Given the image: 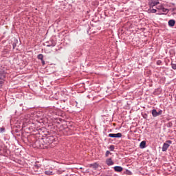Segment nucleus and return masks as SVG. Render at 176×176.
<instances>
[{
	"label": "nucleus",
	"mask_w": 176,
	"mask_h": 176,
	"mask_svg": "<svg viewBox=\"0 0 176 176\" xmlns=\"http://www.w3.org/2000/svg\"><path fill=\"white\" fill-rule=\"evenodd\" d=\"M12 46H13V49H14V47H16V43H13Z\"/></svg>",
	"instance_id": "a878e982"
},
{
	"label": "nucleus",
	"mask_w": 176,
	"mask_h": 176,
	"mask_svg": "<svg viewBox=\"0 0 176 176\" xmlns=\"http://www.w3.org/2000/svg\"><path fill=\"white\" fill-rule=\"evenodd\" d=\"M152 116H153V118H156L157 116H159V113L157 112V111H156V109L152 110Z\"/></svg>",
	"instance_id": "9b49d317"
},
{
	"label": "nucleus",
	"mask_w": 176,
	"mask_h": 176,
	"mask_svg": "<svg viewBox=\"0 0 176 176\" xmlns=\"http://www.w3.org/2000/svg\"><path fill=\"white\" fill-rule=\"evenodd\" d=\"M37 58L38 59V60H43V54H39L38 55V56H37Z\"/></svg>",
	"instance_id": "dca6fc26"
},
{
	"label": "nucleus",
	"mask_w": 176,
	"mask_h": 176,
	"mask_svg": "<svg viewBox=\"0 0 176 176\" xmlns=\"http://www.w3.org/2000/svg\"><path fill=\"white\" fill-rule=\"evenodd\" d=\"M149 8H153L156 5H159V0H151L148 2Z\"/></svg>",
	"instance_id": "20e7f679"
},
{
	"label": "nucleus",
	"mask_w": 176,
	"mask_h": 176,
	"mask_svg": "<svg viewBox=\"0 0 176 176\" xmlns=\"http://www.w3.org/2000/svg\"><path fill=\"white\" fill-rule=\"evenodd\" d=\"M108 136L111 138H122V133H110Z\"/></svg>",
	"instance_id": "7ed1b4c3"
},
{
	"label": "nucleus",
	"mask_w": 176,
	"mask_h": 176,
	"mask_svg": "<svg viewBox=\"0 0 176 176\" xmlns=\"http://www.w3.org/2000/svg\"><path fill=\"white\" fill-rule=\"evenodd\" d=\"M161 64H162V60H158L157 61V65H161Z\"/></svg>",
	"instance_id": "4be33fe9"
},
{
	"label": "nucleus",
	"mask_w": 176,
	"mask_h": 176,
	"mask_svg": "<svg viewBox=\"0 0 176 176\" xmlns=\"http://www.w3.org/2000/svg\"><path fill=\"white\" fill-rule=\"evenodd\" d=\"M6 129L3 127L0 128V133H5Z\"/></svg>",
	"instance_id": "aec40b11"
},
{
	"label": "nucleus",
	"mask_w": 176,
	"mask_h": 176,
	"mask_svg": "<svg viewBox=\"0 0 176 176\" xmlns=\"http://www.w3.org/2000/svg\"><path fill=\"white\" fill-rule=\"evenodd\" d=\"M169 27H174L175 25V21L174 19H170L168 21Z\"/></svg>",
	"instance_id": "9d476101"
},
{
	"label": "nucleus",
	"mask_w": 176,
	"mask_h": 176,
	"mask_svg": "<svg viewBox=\"0 0 176 176\" xmlns=\"http://www.w3.org/2000/svg\"><path fill=\"white\" fill-rule=\"evenodd\" d=\"M109 149H110V151H113L115 150V146L111 145V146L109 147Z\"/></svg>",
	"instance_id": "a211bd4d"
},
{
	"label": "nucleus",
	"mask_w": 176,
	"mask_h": 176,
	"mask_svg": "<svg viewBox=\"0 0 176 176\" xmlns=\"http://www.w3.org/2000/svg\"><path fill=\"white\" fill-rule=\"evenodd\" d=\"M163 113V111L162 110H160L158 111V116H160V115H162Z\"/></svg>",
	"instance_id": "5701e85b"
},
{
	"label": "nucleus",
	"mask_w": 176,
	"mask_h": 176,
	"mask_svg": "<svg viewBox=\"0 0 176 176\" xmlns=\"http://www.w3.org/2000/svg\"><path fill=\"white\" fill-rule=\"evenodd\" d=\"M41 63H42V65H45V61L43 60V59L41 60Z\"/></svg>",
	"instance_id": "393cba45"
},
{
	"label": "nucleus",
	"mask_w": 176,
	"mask_h": 176,
	"mask_svg": "<svg viewBox=\"0 0 176 176\" xmlns=\"http://www.w3.org/2000/svg\"><path fill=\"white\" fill-rule=\"evenodd\" d=\"M6 76V72L3 69H0V79L3 80Z\"/></svg>",
	"instance_id": "39448f33"
},
{
	"label": "nucleus",
	"mask_w": 176,
	"mask_h": 176,
	"mask_svg": "<svg viewBox=\"0 0 176 176\" xmlns=\"http://www.w3.org/2000/svg\"><path fill=\"white\" fill-rule=\"evenodd\" d=\"M171 67H172L173 69H176V64L172 63Z\"/></svg>",
	"instance_id": "412c9836"
},
{
	"label": "nucleus",
	"mask_w": 176,
	"mask_h": 176,
	"mask_svg": "<svg viewBox=\"0 0 176 176\" xmlns=\"http://www.w3.org/2000/svg\"><path fill=\"white\" fill-rule=\"evenodd\" d=\"M146 145V142L142 141V142H141V143L140 144V147L141 148V149H144V148H145Z\"/></svg>",
	"instance_id": "ddd939ff"
},
{
	"label": "nucleus",
	"mask_w": 176,
	"mask_h": 176,
	"mask_svg": "<svg viewBox=\"0 0 176 176\" xmlns=\"http://www.w3.org/2000/svg\"><path fill=\"white\" fill-rule=\"evenodd\" d=\"M3 85V81L2 80H0V87H2Z\"/></svg>",
	"instance_id": "b1692460"
},
{
	"label": "nucleus",
	"mask_w": 176,
	"mask_h": 176,
	"mask_svg": "<svg viewBox=\"0 0 176 176\" xmlns=\"http://www.w3.org/2000/svg\"><path fill=\"white\" fill-rule=\"evenodd\" d=\"M56 139L54 138V136H48L44 140L43 139L40 140H36V144H39V142L43 141L45 143V147H47L50 145V144H53L54 142V140Z\"/></svg>",
	"instance_id": "f257e3e1"
},
{
	"label": "nucleus",
	"mask_w": 176,
	"mask_h": 176,
	"mask_svg": "<svg viewBox=\"0 0 176 176\" xmlns=\"http://www.w3.org/2000/svg\"><path fill=\"white\" fill-rule=\"evenodd\" d=\"M161 12L157 13V14H164V13H168V10L162 7V10H160Z\"/></svg>",
	"instance_id": "6e6552de"
},
{
	"label": "nucleus",
	"mask_w": 176,
	"mask_h": 176,
	"mask_svg": "<svg viewBox=\"0 0 176 176\" xmlns=\"http://www.w3.org/2000/svg\"><path fill=\"white\" fill-rule=\"evenodd\" d=\"M163 8V6H157V7H156V9H157V10H160H160H162Z\"/></svg>",
	"instance_id": "6ab92c4d"
},
{
	"label": "nucleus",
	"mask_w": 176,
	"mask_h": 176,
	"mask_svg": "<svg viewBox=\"0 0 176 176\" xmlns=\"http://www.w3.org/2000/svg\"><path fill=\"white\" fill-rule=\"evenodd\" d=\"M156 12H157V10L156 9H153V8H151L147 10V13H156Z\"/></svg>",
	"instance_id": "f8f14e48"
},
{
	"label": "nucleus",
	"mask_w": 176,
	"mask_h": 176,
	"mask_svg": "<svg viewBox=\"0 0 176 176\" xmlns=\"http://www.w3.org/2000/svg\"><path fill=\"white\" fill-rule=\"evenodd\" d=\"M126 173H128L129 174L131 173V172L129 170H126Z\"/></svg>",
	"instance_id": "bb28decb"
},
{
	"label": "nucleus",
	"mask_w": 176,
	"mask_h": 176,
	"mask_svg": "<svg viewBox=\"0 0 176 176\" xmlns=\"http://www.w3.org/2000/svg\"><path fill=\"white\" fill-rule=\"evenodd\" d=\"M89 167H92V168H98V164H97V163L91 164L89 165Z\"/></svg>",
	"instance_id": "4468645a"
},
{
	"label": "nucleus",
	"mask_w": 176,
	"mask_h": 176,
	"mask_svg": "<svg viewBox=\"0 0 176 176\" xmlns=\"http://www.w3.org/2000/svg\"><path fill=\"white\" fill-rule=\"evenodd\" d=\"M109 155H112V153L109 151H107L106 153H105V157H108L109 156Z\"/></svg>",
	"instance_id": "f3484780"
},
{
	"label": "nucleus",
	"mask_w": 176,
	"mask_h": 176,
	"mask_svg": "<svg viewBox=\"0 0 176 176\" xmlns=\"http://www.w3.org/2000/svg\"><path fill=\"white\" fill-rule=\"evenodd\" d=\"M106 164L107 166H113V161H112V158H109L106 160Z\"/></svg>",
	"instance_id": "1a4fd4ad"
},
{
	"label": "nucleus",
	"mask_w": 176,
	"mask_h": 176,
	"mask_svg": "<svg viewBox=\"0 0 176 176\" xmlns=\"http://www.w3.org/2000/svg\"><path fill=\"white\" fill-rule=\"evenodd\" d=\"M44 173L45 174V175H53V171L50 170H45Z\"/></svg>",
	"instance_id": "2eb2a0df"
},
{
	"label": "nucleus",
	"mask_w": 176,
	"mask_h": 176,
	"mask_svg": "<svg viewBox=\"0 0 176 176\" xmlns=\"http://www.w3.org/2000/svg\"><path fill=\"white\" fill-rule=\"evenodd\" d=\"M114 171L116 173H122V171H123V168L119 166H114Z\"/></svg>",
	"instance_id": "0eeeda50"
},
{
	"label": "nucleus",
	"mask_w": 176,
	"mask_h": 176,
	"mask_svg": "<svg viewBox=\"0 0 176 176\" xmlns=\"http://www.w3.org/2000/svg\"><path fill=\"white\" fill-rule=\"evenodd\" d=\"M40 148H43V146H42L40 145Z\"/></svg>",
	"instance_id": "cd10ccee"
},
{
	"label": "nucleus",
	"mask_w": 176,
	"mask_h": 176,
	"mask_svg": "<svg viewBox=\"0 0 176 176\" xmlns=\"http://www.w3.org/2000/svg\"><path fill=\"white\" fill-rule=\"evenodd\" d=\"M169 144H173V142L171 140H168L166 141V143H164L163 146H162V152H166L167 149L170 147Z\"/></svg>",
	"instance_id": "f03ea898"
},
{
	"label": "nucleus",
	"mask_w": 176,
	"mask_h": 176,
	"mask_svg": "<svg viewBox=\"0 0 176 176\" xmlns=\"http://www.w3.org/2000/svg\"><path fill=\"white\" fill-rule=\"evenodd\" d=\"M57 45V43L54 40H51L48 45H47V47H54Z\"/></svg>",
	"instance_id": "423d86ee"
}]
</instances>
